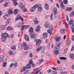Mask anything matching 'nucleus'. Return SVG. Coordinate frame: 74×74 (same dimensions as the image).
Returning <instances> with one entry per match:
<instances>
[{"mask_svg": "<svg viewBox=\"0 0 74 74\" xmlns=\"http://www.w3.org/2000/svg\"><path fill=\"white\" fill-rule=\"evenodd\" d=\"M1 39L2 42H5L6 37H9V35L6 33H2L1 35Z\"/></svg>", "mask_w": 74, "mask_h": 74, "instance_id": "obj_1", "label": "nucleus"}, {"mask_svg": "<svg viewBox=\"0 0 74 74\" xmlns=\"http://www.w3.org/2000/svg\"><path fill=\"white\" fill-rule=\"evenodd\" d=\"M45 48L44 47H40L36 49V51L37 53H38L40 50H42L41 52L42 53H44L45 52Z\"/></svg>", "mask_w": 74, "mask_h": 74, "instance_id": "obj_2", "label": "nucleus"}, {"mask_svg": "<svg viewBox=\"0 0 74 74\" xmlns=\"http://www.w3.org/2000/svg\"><path fill=\"white\" fill-rule=\"evenodd\" d=\"M54 53L55 55H57L58 54H59V51L58 50V48L56 47L54 48Z\"/></svg>", "mask_w": 74, "mask_h": 74, "instance_id": "obj_3", "label": "nucleus"}, {"mask_svg": "<svg viewBox=\"0 0 74 74\" xmlns=\"http://www.w3.org/2000/svg\"><path fill=\"white\" fill-rule=\"evenodd\" d=\"M22 45V47H24V48L26 47L24 49V50H27V49H29V46H27V45L26 44V43L24 42L23 45Z\"/></svg>", "mask_w": 74, "mask_h": 74, "instance_id": "obj_4", "label": "nucleus"}, {"mask_svg": "<svg viewBox=\"0 0 74 74\" xmlns=\"http://www.w3.org/2000/svg\"><path fill=\"white\" fill-rule=\"evenodd\" d=\"M36 5H37V7L38 8V11L39 12H41V11H42V7H41L40 6H41V4H37Z\"/></svg>", "mask_w": 74, "mask_h": 74, "instance_id": "obj_5", "label": "nucleus"}, {"mask_svg": "<svg viewBox=\"0 0 74 74\" xmlns=\"http://www.w3.org/2000/svg\"><path fill=\"white\" fill-rule=\"evenodd\" d=\"M41 41L40 39H37L36 40V46H39L41 44Z\"/></svg>", "mask_w": 74, "mask_h": 74, "instance_id": "obj_6", "label": "nucleus"}, {"mask_svg": "<svg viewBox=\"0 0 74 74\" xmlns=\"http://www.w3.org/2000/svg\"><path fill=\"white\" fill-rule=\"evenodd\" d=\"M37 7L36 4L33 7L31 8L30 11L31 12H34L36 10V8Z\"/></svg>", "mask_w": 74, "mask_h": 74, "instance_id": "obj_7", "label": "nucleus"}, {"mask_svg": "<svg viewBox=\"0 0 74 74\" xmlns=\"http://www.w3.org/2000/svg\"><path fill=\"white\" fill-rule=\"evenodd\" d=\"M61 39V38L60 36H56L55 38V41L57 42L60 41Z\"/></svg>", "mask_w": 74, "mask_h": 74, "instance_id": "obj_8", "label": "nucleus"}, {"mask_svg": "<svg viewBox=\"0 0 74 74\" xmlns=\"http://www.w3.org/2000/svg\"><path fill=\"white\" fill-rule=\"evenodd\" d=\"M30 37L31 38H34L36 37V34L34 32L31 33L30 34Z\"/></svg>", "mask_w": 74, "mask_h": 74, "instance_id": "obj_9", "label": "nucleus"}, {"mask_svg": "<svg viewBox=\"0 0 74 74\" xmlns=\"http://www.w3.org/2000/svg\"><path fill=\"white\" fill-rule=\"evenodd\" d=\"M26 69V67H23L21 69L20 71V73H22L23 72H24V71H25Z\"/></svg>", "mask_w": 74, "mask_h": 74, "instance_id": "obj_10", "label": "nucleus"}, {"mask_svg": "<svg viewBox=\"0 0 74 74\" xmlns=\"http://www.w3.org/2000/svg\"><path fill=\"white\" fill-rule=\"evenodd\" d=\"M24 38L26 41H29V38L28 36L26 34L24 35Z\"/></svg>", "mask_w": 74, "mask_h": 74, "instance_id": "obj_11", "label": "nucleus"}, {"mask_svg": "<svg viewBox=\"0 0 74 74\" xmlns=\"http://www.w3.org/2000/svg\"><path fill=\"white\" fill-rule=\"evenodd\" d=\"M8 14H12L13 13V11L12 9H10L8 10Z\"/></svg>", "mask_w": 74, "mask_h": 74, "instance_id": "obj_12", "label": "nucleus"}, {"mask_svg": "<svg viewBox=\"0 0 74 74\" xmlns=\"http://www.w3.org/2000/svg\"><path fill=\"white\" fill-rule=\"evenodd\" d=\"M5 27H6V25H5L1 26H0V29L3 30H4Z\"/></svg>", "mask_w": 74, "mask_h": 74, "instance_id": "obj_13", "label": "nucleus"}, {"mask_svg": "<svg viewBox=\"0 0 74 74\" xmlns=\"http://www.w3.org/2000/svg\"><path fill=\"white\" fill-rule=\"evenodd\" d=\"M40 26L38 25L37 26V27L36 28L35 30L36 32H38L40 31Z\"/></svg>", "mask_w": 74, "mask_h": 74, "instance_id": "obj_14", "label": "nucleus"}, {"mask_svg": "<svg viewBox=\"0 0 74 74\" xmlns=\"http://www.w3.org/2000/svg\"><path fill=\"white\" fill-rule=\"evenodd\" d=\"M45 8L46 10H48L49 9V5L48 3H45Z\"/></svg>", "mask_w": 74, "mask_h": 74, "instance_id": "obj_15", "label": "nucleus"}, {"mask_svg": "<svg viewBox=\"0 0 74 74\" xmlns=\"http://www.w3.org/2000/svg\"><path fill=\"white\" fill-rule=\"evenodd\" d=\"M33 31H34V29L32 27H31L29 30V33H34Z\"/></svg>", "mask_w": 74, "mask_h": 74, "instance_id": "obj_16", "label": "nucleus"}, {"mask_svg": "<svg viewBox=\"0 0 74 74\" xmlns=\"http://www.w3.org/2000/svg\"><path fill=\"white\" fill-rule=\"evenodd\" d=\"M26 69H29L30 68H31V66H30V64H27L26 67H25Z\"/></svg>", "mask_w": 74, "mask_h": 74, "instance_id": "obj_17", "label": "nucleus"}, {"mask_svg": "<svg viewBox=\"0 0 74 74\" xmlns=\"http://www.w3.org/2000/svg\"><path fill=\"white\" fill-rule=\"evenodd\" d=\"M30 26V25H23L22 26V29H21V30L22 31V30H24V28H25V27H29Z\"/></svg>", "mask_w": 74, "mask_h": 74, "instance_id": "obj_18", "label": "nucleus"}, {"mask_svg": "<svg viewBox=\"0 0 74 74\" xmlns=\"http://www.w3.org/2000/svg\"><path fill=\"white\" fill-rule=\"evenodd\" d=\"M43 61L44 60H43V59H40L37 62V64H38V63H41L43 62Z\"/></svg>", "mask_w": 74, "mask_h": 74, "instance_id": "obj_19", "label": "nucleus"}, {"mask_svg": "<svg viewBox=\"0 0 74 74\" xmlns=\"http://www.w3.org/2000/svg\"><path fill=\"white\" fill-rule=\"evenodd\" d=\"M4 56L2 55L0 57V61L1 62H3L4 60Z\"/></svg>", "mask_w": 74, "mask_h": 74, "instance_id": "obj_20", "label": "nucleus"}, {"mask_svg": "<svg viewBox=\"0 0 74 74\" xmlns=\"http://www.w3.org/2000/svg\"><path fill=\"white\" fill-rule=\"evenodd\" d=\"M16 0H17L13 1L14 4L15 6H16L18 5V3L16 2Z\"/></svg>", "mask_w": 74, "mask_h": 74, "instance_id": "obj_21", "label": "nucleus"}, {"mask_svg": "<svg viewBox=\"0 0 74 74\" xmlns=\"http://www.w3.org/2000/svg\"><path fill=\"white\" fill-rule=\"evenodd\" d=\"M73 10V8H66V11H70L72 10Z\"/></svg>", "mask_w": 74, "mask_h": 74, "instance_id": "obj_22", "label": "nucleus"}, {"mask_svg": "<svg viewBox=\"0 0 74 74\" xmlns=\"http://www.w3.org/2000/svg\"><path fill=\"white\" fill-rule=\"evenodd\" d=\"M62 34H64L66 30L65 29H62L60 30Z\"/></svg>", "mask_w": 74, "mask_h": 74, "instance_id": "obj_23", "label": "nucleus"}, {"mask_svg": "<svg viewBox=\"0 0 74 74\" xmlns=\"http://www.w3.org/2000/svg\"><path fill=\"white\" fill-rule=\"evenodd\" d=\"M7 30H13V29L10 26H9L7 27Z\"/></svg>", "mask_w": 74, "mask_h": 74, "instance_id": "obj_24", "label": "nucleus"}, {"mask_svg": "<svg viewBox=\"0 0 74 74\" xmlns=\"http://www.w3.org/2000/svg\"><path fill=\"white\" fill-rule=\"evenodd\" d=\"M70 58L72 59H74V54L71 53L70 54Z\"/></svg>", "mask_w": 74, "mask_h": 74, "instance_id": "obj_25", "label": "nucleus"}, {"mask_svg": "<svg viewBox=\"0 0 74 74\" xmlns=\"http://www.w3.org/2000/svg\"><path fill=\"white\" fill-rule=\"evenodd\" d=\"M18 12V10L17 9H15L14 11V14H17Z\"/></svg>", "mask_w": 74, "mask_h": 74, "instance_id": "obj_26", "label": "nucleus"}, {"mask_svg": "<svg viewBox=\"0 0 74 74\" xmlns=\"http://www.w3.org/2000/svg\"><path fill=\"white\" fill-rule=\"evenodd\" d=\"M73 23V20H71L69 22V25H72Z\"/></svg>", "mask_w": 74, "mask_h": 74, "instance_id": "obj_27", "label": "nucleus"}, {"mask_svg": "<svg viewBox=\"0 0 74 74\" xmlns=\"http://www.w3.org/2000/svg\"><path fill=\"white\" fill-rule=\"evenodd\" d=\"M18 5L20 7H21V8H23V5L22 3H19Z\"/></svg>", "mask_w": 74, "mask_h": 74, "instance_id": "obj_28", "label": "nucleus"}, {"mask_svg": "<svg viewBox=\"0 0 74 74\" xmlns=\"http://www.w3.org/2000/svg\"><path fill=\"white\" fill-rule=\"evenodd\" d=\"M47 32H48V33L50 35H52V31L51 29H49L47 31Z\"/></svg>", "mask_w": 74, "mask_h": 74, "instance_id": "obj_29", "label": "nucleus"}, {"mask_svg": "<svg viewBox=\"0 0 74 74\" xmlns=\"http://www.w3.org/2000/svg\"><path fill=\"white\" fill-rule=\"evenodd\" d=\"M43 35L44 37H47L48 35V33H44L43 34Z\"/></svg>", "mask_w": 74, "mask_h": 74, "instance_id": "obj_30", "label": "nucleus"}, {"mask_svg": "<svg viewBox=\"0 0 74 74\" xmlns=\"http://www.w3.org/2000/svg\"><path fill=\"white\" fill-rule=\"evenodd\" d=\"M63 3L64 4H67V3H68V1L67 0H63Z\"/></svg>", "mask_w": 74, "mask_h": 74, "instance_id": "obj_31", "label": "nucleus"}, {"mask_svg": "<svg viewBox=\"0 0 74 74\" xmlns=\"http://www.w3.org/2000/svg\"><path fill=\"white\" fill-rule=\"evenodd\" d=\"M32 60H33V59H32L29 61V64H33V62Z\"/></svg>", "mask_w": 74, "mask_h": 74, "instance_id": "obj_32", "label": "nucleus"}, {"mask_svg": "<svg viewBox=\"0 0 74 74\" xmlns=\"http://www.w3.org/2000/svg\"><path fill=\"white\" fill-rule=\"evenodd\" d=\"M3 66V67H5L7 66V63L6 62H4L2 64Z\"/></svg>", "mask_w": 74, "mask_h": 74, "instance_id": "obj_33", "label": "nucleus"}, {"mask_svg": "<svg viewBox=\"0 0 74 74\" xmlns=\"http://www.w3.org/2000/svg\"><path fill=\"white\" fill-rule=\"evenodd\" d=\"M70 42H71V41L70 40H69L67 41L66 42V45H69V44H70Z\"/></svg>", "mask_w": 74, "mask_h": 74, "instance_id": "obj_34", "label": "nucleus"}, {"mask_svg": "<svg viewBox=\"0 0 74 74\" xmlns=\"http://www.w3.org/2000/svg\"><path fill=\"white\" fill-rule=\"evenodd\" d=\"M60 60H66V58L64 57H60Z\"/></svg>", "mask_w": 74, "mask_h": 74, "instance_id": "obj_35", "label": "nucleus"}, {"mask_svg": "<svg viewBox=\"0 0 74 74\" xmlns=\"http://www.w3.org/2000/svg\"><path fill=\"white\" fill-rule=\"evenodd\" d=\"M60 74H67V72H66L61 71L60 72Z\"/></svg>", "mask_w": 74, "mask_h": 74, "instance_id": "obj_36", "label": "nucleus"}, {"mask_svg": "<svg viewBox=\"0 0 74 74\" xmlns=\"http://www.w3.org/2000/svg\"><path fill=\"white\" fill-rule=\"evenodd\" d=\"M61 7L63 8V10H64V5L63 4V3H61Z\"/></svg>", "mask_w": 74, "mask_h": 74, "instance_id": "obj_37", "label": "nucleus"}, {"mask_svg": "<svg viewBox=\"0 0 74 74\" xmlns=\"http://www.w3.org/2000/svg\"><path fill=\"white\" fill-rule=\"evenodd\" d=\"M50 19L51 21H53V14H51L50 16Z\"/></svg>", "mask_w": 74, "mask_h": 74, "instance_id": "obj_38", "label": "nucleus"}, {"mask_svg": "<svg viewBox=\"0 0 74 74\" xmlns=\"http://www.w3.org/2000/svg\"><path fill=\"white\" fill-rule=\"evenodd\" d=\"M34 23L36 24V25H37V24H38V21L37 20H36L35 21H34Z\"/></svg>", "mask_w": 74, "mask_h": 74, "instance_id": "obj_39", "label": "nucleus"}, {"mask_svg": "<svg viewBox=\"0 0 74 74\" xmlns=\"http://www.w3.org/2000/svg\"><path fill=\"white\" fill-rule=\"evenodd\" d=\"M56 6L58 8H60V6H59V3H56Z\"/></svg>", "mask_w": 74, "mask_h": 74, "instance_id": "obj_40", "label": "nucleus"}, {"mask_svg": "<svg viewBox=\"0 0 74 74\" xmlns=\"http://www.w3.org/2000/svg\"><path fill=\"white\" fill-rule=\"evenodd\" d=\"M48 26H49V24H45V27L46 28H48Z\"/></svg>", "mask_w": 74, "mask_h": 74, "instance_id": "obj_41", "label": "nucleus"}, {"mask_svg": "<svg viewBox=\"0 0 74 74\" xmlns=\"http://www.w3.org/2000/svg\"><path fill=\"white\" fill-rule=\"evenodd\" d=\"M21 25H22L21 24V23H18V25H17V27H21Z\"/></svg>", "mask_w": 74, "mask_h": 74, "instance_id": "obj_42", "label": "nucleus"}, {"mask_svg": "<svg viewBox=\"0 0 74 74\" xmlns=\"http://www.w3.org/2000/svg\"><path fill=\"white\" fill-rule=\"evenodd\" d=\"M7 23H8H8H10V19L8 18L7 19Z\"/></svg>", "mask_w": 74, "mask_h": 74, "instance_id": "obj_43", "label": "nucleus"}, {"mask_svg": "<svg viewBox=\"0 0 74 74\" xmlns=\"http://www.w3.org/2000/svg\"><path fill=\"white\" fill-rule=\"evenodd\" d=\"M68 49V48H66V49H65L64 51V53H66L67 52V51Z\"/></svg>", "mask_w": 74, "mask_h": 74, "instance_id": "obj_44", "label": "nucleus"}, {"mask_svg": "<svg viewBox=\"0 0 74 74\" xmlns=\"http://www.w3.org/2000/svg\"><path fill=\"white\" fill-rule=\"evenodd\" d=\"M11 49H13V50L14 49H16V47L14 46H12L11 47Z\"/></svg>", "mask_w": 74, "mask_h": 74, "instance_id": "obj_45", "label": "nucleus"}, {"mask_svg": "<svg viewBox=\"0 0 74 74\" xmlns=\"http://www.w3.org/2000/svg\"><path fill=\"white\" fill-rule=\"evenodd\" d=\"M51 71H52V70L50 69L47 71V73H50Z\"/></svg>", "mask_w": 74, "mask_h": 74, "instance_id": "obj_46", "label": "nucleus"}, {"mask_svg": "<svg viewBox=\"0 0 74 74\" xmlns=\"http://www.w3.org/2000/svg\"><path fill=\"white\" fill-rule=\"evenodd\" d=\"M58 1H59L60 4L63 3V1H62V0H58Z\"/></svg>", "mask_w": 74, "mask_h": 74, "instance_id": "obj_47", "label": "nucleus"}, {"mask_svg": "<svg viewBox=\"0 0 74 74\" xmlns=\"http://www.w3.org/2000/svg\"><path fill=\"white\" fill-rule=\"evenodd\" d=\"M60 43H59L58 45H56V47H58V49H59V48L60 47Z\"/></svg>", "mask_w": 74, "mask_h": 74, "instance_id": "obj_48", "label": "nucleus"}, {"mask_svg": "<svg viewBox=\"0 0 74 74\" xmlns=\"http://www.w3.org/2000/svg\"><path fill=\"white\" fill-rule=\"evenodd\" d=\"M52 72L53 74H57V72L56 71H52Z\"/></svg>", "mask_w": 74, "mask_h": 74, "instance_id": "obj_49", "label": "nucleus"}, {"mask_svg": "<svg viewBox=\"0 0 74 74\" xmlns=\"http://www.w3.org/2000/svg\"><path fill=\"white\" fill-rule=\"evenodd\" d=\"M34 71H35V72H36V71H38V68H37L36 69H34Z\"/></svg>", "mask_w": 74, "mask_h": 74, "instance_id": "obj_50", "label": "nucleus"}, {"mask_svg": "<svg viewBox=\"0 0 74 74\" xmlns=\"http://www.w3.org/2000/svg\"><path fill=\"white\" fill-rule=\"evenodd\" d=\"M54 15H56V14L58 15V12L57 11H54Z\"/></svg>", "mask_w": 74, "mask_h": 74, "instance_id": "obj_51", "label": "nucleus"}, {"mask_svg": "<svg viewBox=\"0 0 74 74\" xmlns=\"http://www.w3.org/2000/svg\"><path fill=\"white\" fill-rule=\"evenodd\" d=\"M17 65L18 64L17 63H15L14 65V67H17Z\"/></svg>", "mask_w": 74, "mask_h": 74, "instance_id": "obj_52", "label": "nucleus"}, {"mask_svg": "<svg viewBox=\"0 0 74 74\" xmlns=\"http://www.w3.org/2000/svg\"><path fill=\"white\" fill-rule=\"evenodd\" d=\"M20 18L19 17H18V16L17 17V18H16V21H18V20H19Z\"/></svg>", "mask_w": 74, "mask_h": 74, "instance_id": "obj_53", "label": "nucleus"}, {"mask_svg": "<svg viewBox=\"0 0 74 74\" xmlns=\"http://www.w3.org/2000/svg\"><path fill=\"white\" fill-rule=\"evenodd\" d=\"M14 66V64H11L10 65V67H12Z\"/></svg>", "mask_w": 74, "mask_h": 74, "instance_id": "obj_54", "label": "nucleus"}, {"mask_svg": "<svg viewBox=\"0 0 74 74\" xmlns=\"http://www.w3.org/2000/svg\"><path fill=\"white\" fill-rule=\"evenodd\" d=\"M9 54H10V55H12L14 54V53L11 51L9 52Z\"/></svg>", "mask_w": 74, "mask_h": 74, "instance_id": "obj_55", "label": "nucleus"}, {"mask_svg": "<svg viewBox=\"0 0 74 74\" xmlns=\"http://www.w3.org/2000/svg\"><path fill=\"white\" fill-rule=\"evenodd\" d=\"M7 5H8V3H5L4 4V6H5V7H7Z\"/></svg>", "mask_w": 74, "mask_h": 74, "instance_id": "obj_56", "label": "nucleus"}, {"mask_svg": "<svg viewBox=\"0 0 74 74\" xmlns=\"http://www.w3.org/2000/svg\"><path fill=\"white\" fill-rule=\"evenodd\" d=\"M17 16L18 17V18H19L20 19L22 17L21 16V14H18Z\"/></svg>", "mask_w": 74, "mask_h": 74, "instance_id": "obj_57", "label": "nucleus"}, {"mask_svg": "<svg viewBox=\"0 0 74 74\" xmlns=\"http://www.w3.org/2000/svg\"><path fill=\"white\" fill-rule=\"evenodd\" d=\"M53 9L54 10V11H57V8H54Z\"/></svg>", "mask_w": 74, "mask_h": 74, "instance_id": "obj_58", "label": "nucleus"}, {"mask_svg": "<svg viewBox=\"0 0 74 74\" xmlns=\"http://www.w3.org/2000/svg\"><path fill=\"white\" fill-rule=\"evenodd\" d=\"M10 38H13L14 37V35L13 34H11L10 36Z\"/></svg>", "mask_w": 74, "mask_h": 74, "instance_id": "obj_59", "label": "nucleus"}, {"mask_svg": "<svg viewBox=\"0 0 74 74\" xmlns=\"http://www.w3.org/2000/svg\"><path fill=\"white\" fill-rule=\"evenodd\" d=\"M27 9H24L23 10V11L24 12H27Z\"/></svg>", "mask_w": 74, "mask_h": 74, "instance_id": "obj_60", "label": "nucleus"}, {"mask_svg": "<svg viewBox=\"0 0 74 74\" xmlns=\"http://www.w3.org/2000/svg\"><path fill=\"white\" fill-rule=\"evenodd\" d=\"M66 21H69V17L68 16H66Z\"/></svg>", "mask_w": 74, "mask_h": 74, "instance_id": "obj_61", "label": "nucleus"}, {"mask_svg": "<svg viewBox=\"0 0 74 74\" xmlns=\"http://www.w3.org/2000/svg\"><path fill=\"white\" fill-rule=\"evenodd\" d=\"M52 69L53 70H57V69H56V68L55 67H52Z\"/></svg>", "mask_w": 74, "mask_h": 74, "instance_id": "obj_62", "label": "nucleus"}, {"mask_svg": "<svg viewBox=\"0 0 74 74\" xmlns=\"http://www.w3.org/2000/svg\"><path fill=\"white\" fill-rule=\"evenodd\" d=\"M40 70H39L38 71H37L35 73V74H37L40 71Z\"/></svg>", "mask_w": 74, "mask_h": 74, "instance_id": "obj_63", "label": "nucleus"}, {"mask_svg": "<svg viewBox=\"0 0 74 74\" xmlns=\"http://www.w3.org/2000/svg\"><path fill=\"white\" fill-rule=\"evenodd\" d=\"M72 40L73 41H74V35L73 36L72 38Z\"/></svg>", "mask_w": 74, "mask_h": 74, "instance_id": "obj_64", "label": "nucleus"}]
</instances>
